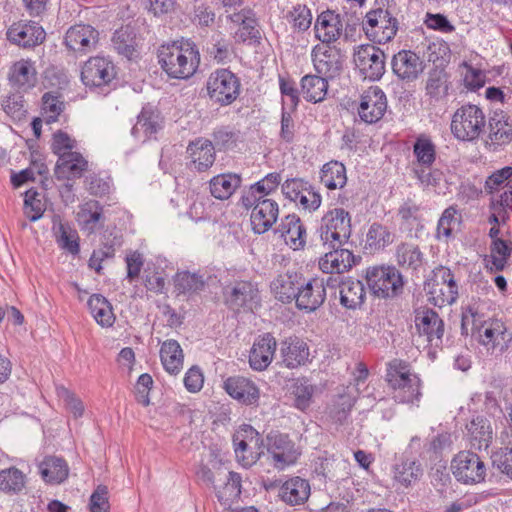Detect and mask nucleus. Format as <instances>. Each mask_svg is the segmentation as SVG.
<instances>
[{
    "mask_svg": "<svg viewBox=\"0 0 512 512\" xmlns=\"http://www.w3.org/2000/svg\"><path fill=\"white\" fill-rule=\"evenodd\" d=\"M224 297L226 304L233 310L252 309L258 298V289L249 281H239L225 288Z\"/></svg>",
    "mask_w": 512,
    "mask_h": 512,
    "instance_id": "obj_16",
    "label": "nucleus"
},
{
    "mask_svg": "<svg viewBox=\"0 0 512 512\" xmlns=\"http://www.w3.org/2000/svg\"><path fill=\"white\" fill-rule=\"evenodd\" d=\"M174 286L178 294L190 295L203 290L205 281L199 274L182 271L175 275Z\"/></svg>",
    "mask_w": 512,
    "mask_h": 512,
    "instance_id": "obj_49",
    "label": "nucleus"
},
{
    "mask_svg": "<svg viewBox=\"0 0 512 512\" xmlns=\"http://www.w3.org/2000/svg\"><path fill=\"white\" fill-rule=\"evenodd\" d=\"M325 299L326 288L322 279L314 278L306 282L302 278V284L294 299L298 309L313 312L324 303Z\"/></svg>",
    "mask_w": 512,
    "mask_h": 512,
    "instance_id": "obj_13",
    "label": "nucleus"
},
{
    "mask_svg": "<svg viewBox=\"0 0 512 512\" xmlns=\"http://www.w3.org/2000/svg\"><path fill=\"white\" fill-rule=\"evenodd\" d=\"M45 31L35 22L14 23L7 31L8 39L23 47L40 44L45 39Z\"/></svg>",
    "mask_w": 512,
    "mask_h": 512,
    "instance_id": "obj_20",
    "label": "nucleus"
},
{
    "mask_svg": "<svg viewBox=\"0 0 512 512\" xmlns=\"http://www.w3.org/2000/svg\"><path fill=\"white\" fill-rule=\"evenodd\" d=\"M315 70L324 78H334L341 70V62L331 48L316 45L312 50Z\"/></svg>",
    "mask_w": 512,
    "mask_h": 512,
    "instance_id": "obj_28",
    "label": "nucleus"
},
{
    "mask_svg": "<svg viewBox=\"0 0 512 512\" xmlns=\"http://www.w3.org/2000/svg\"><path fill=\"white\" fill-rule=\"evenodd\" d=\"M484 127L485 115L482 109L472 104L458 108L451 121V132L461 141L477 139Z\"/></svg>",
    "mask_w": 512,
    "mask_h": 512,
    "instance_id": "obj_5",
    "label": "nucleus"
},
{
    "mask_svg": "<svg viewBox=\"0 0 512 512\" xmlns=\"http://www.w3.org/2000/svg\"><path fill=\"white\" fill-rule=\"evenodd\" d=\"M391 65L393 73L406 82L416 80L424 70L421 58L410 50H402L395 54Z\"/></svg>",
    "mask_w": 512,
    "mask_h": 512,
    "instance_id": "obj_14",
    "label": "nucleus"
},
{
    "mask_svg": "<svg viewBox=\"0 0 512 512\" xmlns=\"http://www.w3.org/2000/svg\"><path fill=\"white\" fill-rule=\"evenodd\" d=\"M413 154L421 167L430 168L436 160V146L429 136L420 134L414 142Z\"/></svg>",
    "mask_w": 512,
    "mask_h": 512,
    "instance_id": "obj_47",
    "label": "nucleus"
},
{
    "mask_svg": "<svg viewBox=\"0 0 512 512\" xmlns=\"http://www.w3.org/2000/svg\"><path fill=\"white\" fill-rule=\"evenodd\" d=\"M160 112L152 106L143 107L138 115L137 122L132 128V134L138 137L141 133L145 139L158 132L162 127Z\"/></svg>",
    "mask_w": 512,
    "mask_h": 512,
    "instance_id": "obj_34",
    "label": "nucleus"
},
{
    "mask_svg": "<svg viewBox=\"0 0 512 512\" xmlns=\"http://www.w3.org/2000/svg\"><path fill=\"white\" fill-rule=\"evenodd\" d=\"M451 469L455 478L464 484H478L486 477L484 462L471 451L459 452L452 460Z\"/></svg>",
    "mask_w": 512,
    "mask_h": 512,
    "instance_id": "obj_8",
    "label": "nucleus"
},
{
    "mask_svg": "<svg viewBox=\"0 0 512 512\" xmlns=\"http://www.w3.org/2000/svg\"><path fill=\"white\" fill-rule=\"evenodd\" d=\"M327 252L319 261L320 269L327 274H341L355 265V256L349 250L342 247H329Z\"/></svg>",
    "mask_w": 512,
    "mask_h": 512,
    "instance_id": "obj_17",
    "label": "nucleus"
},
{
    "mask_svg": "<svg viewBox=\"0 0 512 512\" xmlns=\"http://www.w3.org/2000/svg\"><path fill=\"white\" fill-rule=\"evenodd\" d=\"M386 109L387 99L385 93L378 86H371L361 96L358 114L362 121L372 124L384 116Z\"/></svg>",
    "mask_w": 512,
    "mask_h": 512,
    "instance_id": "obj_12",
    "label": "nucleus"
},
{
    "mask_svg": "<svg viewBox=\"0 0 512 512\" xmlns=\"http://www.w3.org/2000/svg\"><path fill=\"white\" fill-rule=\"evenodd\" d=\"M276 340L270 333L259 336L250 351L249 363L254 370L262 371L272 362L276 350Z\"/></svg>",
    "mask_w": 512,
    "mask_h": 512,
    "instance_id": "obj_22",
    "label": "nucleus"
},
{
    "mask_svg": "<svg viewBox=\"0 0 512 512\" xmlns=\"http://www.w3.org/2000/svg\"><path fill=\"white\" fill-rule=\"evenodd\" d=\"M76 147V140L72 139L66 132L61 130L55 132L52 138V151L61 157L64 153H71Z\"/></svg>",
    "mask_w": 512,
    "mask_h": 512,
    "instance_id": "obj_63",
    "label": "nucleus"
},
{
    "mask_svg": "<svg viewBox=\"0 0 512 512\" xmlns=\"http://www.w3.org/2000/svg\"><path fill=\"white\" fill-rule=\"evenodd\" d=\"M226 393L238 402L251 405L258 401L259 390L257 386H223Z\"/></svg>",
    "mask_w": 512,
    "mask_h": 512,
    "instance_id": "obj_58",
    "label": "nucleus"
},
{
    "mask_svg": "<svg viewBox=\"0 0 512 512\" xmlns=\"http://www.w3.org/2000/svg\"><path fill=\"white\" fill-rule=\"evenodd\" d=\"M209 99L220 106L231 105L240 95L241 83L239 78L228 69H217L206 81Z\"/></svg>",
    "mask_w": 512,
    "mask_h": 512,
    "instance_id": "obj_4",
    "label": "nucleus"
},
{
    "mask_svg": "<svg viewBox=\"0 0 512 512\" xmlns=\"http://www.w3.org/2000/svg\"><path fill=\"white\" fill-rule=\"evenodd\" d=\"M161 362L167 372L176 374L183 365V352L176 340L163 342L160 349Z\"/></svg>",
    "mask_w": 512,
    "mask_h": 512,
    "instance_id": "obj_42",
    "label": "nucleus"
},
{
    "mask_svg": "<svg viewBox=\"0 0 512 512\" xmlns=\"http://www.w3.org/2000/svg\"><path fill=\"white\" fill-rule=\"evenodd\" d=\"M88 168V161L79 152L64 153L58 158L55 176L60 180L80 178Z\"/></svg>",
    "mask_w": 512,
    "mask_h": 512,
    "instance_id": "obj_24",
    "label": "nucleus"
},
{
    "mask_svg": "<svg viewBox=\"0 0 512 512\" xmlns=\"http://www.w3.org/2000/svg\"><path fill=\"white\" fill-rule=\"evenodd\" d=\"M477 333L483 345L500 347V350H503L511 341V335L507 333L505 324L497 319L481 323Z\"/></svg>",
    "mask_w": 512,
    "mask_h": 512,
    "instance_id": "obj_29",
    "label": "nucleus"
},
{
    "mask_svg": "<svg viewBox=\"0 0 512 512\" xmlns=\"http://www.w3.org/2000/svg\"><path fill=\"white\" fill-rule=\"evenodd\" d=\"M302 278L303 276L295 271L279 274L271 282V291L279 301L289 303L295 299L299 286L302 284Z\"/></svg>",
    "mask_w": 512,
    "mask_h": 512,
    "instance_id": "obj_27",
    "label": "nucleus"
},
{
    "mask_svg": "<svg viewBox=\"0 0 512 512\" xmlns=\"http://www.w3.org/2000/svg\"><path fill=\"white\" fill-rule=\"evenodd\" d=\"M281 355L288 368H295L307 362L309 348L302 339L290 337L281 343Z\"/></svg>",
    "mask_w": 512,
    "mask_h": 512,
    "instance_id": "obj_31",
    "label": "nucleus"
},
{
    "mask_svg": "<svg viewBox=\"0 0 512 512\" xmlns=\"http://www.w3.org/2000/svg\"><path fill=\"white\" fill-rule=\"evenodd\" d=\"M415 326L420 335H425L430 343L441 342L444 333V323L432 309H418L415 312Z\"/></svg>",
    "mask_w": 512,
    "mask_h": 512,
    "instance_id": "obj_18",
    "label": "nucleus"
},
{
    "mask_svg": "<svg viewBox=\"0 0 512 512\" xmlns=\"http://www.w3.org/2000/svg\"><path fill=\"white\" fill-rule=\"evenodd\" d=\"M328 90L327 78L320 75H305L301 79L303 97L309 102H320L325 99Z\"/></svg>",
    "mask_w": 512,
    "mask_h": 512,
    "instance_id": "obj_41",
    "label": "nucleus"
},
{
    "mask_svg": "<svg viewBox=\"0 0 512 512\" xmlns=\"http://www.w3.org/2000/svg\"><path fill=\"white\" fill-rule=\"evenodd\" d=\"M394 238V234L388 227L380 223H373L366 234L365 249L370 253L383 250L394 242Z\"/></svg>",
    "mask_w": 512,
    "mask_h": 512,
    "instance_id": "obj_40",
    "label": "nucleus"
},
{
    "mask_svg": "<svg viewBox=\"0 0 512 512\" xmlns=\"http://www.w3.org/2000/svg\"><path fill=\"white\" fill-rule=\"evenodd\" d=\"M109 507L108 489L104 485H99L90 496V512H108Z\"/></svg>",
    "mask_w": 512,
    "mask_h": 512,
    "instance_id": "obj_64",
    "label": "nucleus"
},
{
    "mask_svg": "<svg viewBox=\"0 0 512 512\" xmlns=\"http://www.w3.org/2000/svg\"><path fill=\"white\" fill-rule=\"evenodd\" d=\"M266 447L270 463L278 470L294 464L300 455L289 436L279 432L266 436Z\"/></svg>",
    "mask_w": 512,
    "mask_h": 512,
    "instance_id": "obj_7",
    "label": "nucleus"
},
{
    "mask_svg": "<svg viewBox=\"0 0 512 512\" xmlns=\"http://www.w3.org/2000/svg\"><path fill=\"white\" fill-rule=\"evenodd\" d=\"M386 380L388 382H403L404 384L419 382V378L412 371L411 366L407 362L398 359L389 363Z\"/></svg>",
    "mask_w": 512,
    "mask_h": 512,
    "instance_id": "obj_50",
    "label": "nucleus"
},
{
    "mask_svg": "<svg viewBox=\"0 0 512 512\" xmlns=\"http://www.w3.org/2000/svg\"><path fill=\"white\" fill-rule=\"evenodd\" d=\"M158 62L170 78L188 79L199 67L200 54L193 42L174 41L159 47Z\"/></svg>",
    "mask_w": 512,
    "mask_h": 512,
    "instance_id": "obj_1",
    "label": "nucleus"
},
{
    "mask_svg": "<svg viewBox=\"0 0 512 512\" xmlns=\"http://www.w3.org/2000/svg\"><path fill=\"white\" fill-rule=\"evenodd\" d=\"M393 481L401 487L415 485L423 476V467L416 459L400 458L392 466Z\"/></svg>",
    "mask_w": 512,
    "mask_h": 512,
    "instance_id": "obj_25",
    "label": "nucleus"
},
{
    "mask_svg": "<svg viewBox=\"0 0 512 512\" xmlns=\"http://www.w3.org/2000/svg\"><path fill=\"white\" fill-rule=\"evenodd\" d=\"M116 246H120V242L116 239V237L111 241L104 242L102 247L92 253L89 259V266L95 269L98 274H100L102 270L101 263L105 259L114 257Z\"/></svg>",
    "mask_w": 512,
    "mask_h": 512,
    "instance_id": "obj_59",
    "label": "nucleus"
},
{
    "mask_svg": "<svg viewBox=\"0 0 512 512\" xmlns=\"http://www.w3.org/2000/svg\"><path fill=\"white\" fill-rule=\"evenodd\" d=\"M112 43L114 49L128 59L133 58L137 42L133 31L129 27H122L115 31Z\"/></svg>",
    "mask_w": 512,
    "mask_h": 512,
    "instance_id": "obj_48",
    "label": "nucleus"
},
{
    "mask_svg": "<svg viewBox=\"0 0 512 512\" xmlns=\"http://www.w3.org/2000/svg\"><path fill=\"white\" fill-rule=\"evenodd\" d=\"M354 63L364 75L370 80L380 79L385 72V54L374 45H362L354 54Z\"/></svg>",
    "mask_w": 512,
    "mask_h": 512,
    "instance_id": "obj_10",
    "label": "nucleus"
},
{
    "mask_svg": "<svg viewBox=\"0 0 512 512\" xmlns=\"http://www.w3.org/2000/svg\"><path fill=\"white\" fill-rule=\"evenodd\" d=\"M448 91L447 86V75L444 70L434 69L429 73L426 92L427 94L436 100H439L446 96Z\"/></svg>",
    "mask_w": 512,
    "mask_h": 512,
    "instance_id": "obj_55",
    "label": "nucleus"
},
{
    "mask_svg": "<svg viewBox=\"0 0 512 512\" xmlns=\"http://www.w3.org/2000/svg\"><path fill=\"white\" fill-rule=\"evenodd\" d=\"M214 150L212 142L203 138L192 141L187 147V153L199 172L206 171L213 165L215 161Z\"/></svg>",
    "mask_w": 512,
    "mask_h": 512,
    "instance_id": "obj_32",
    "label": "nucleus"
},
{
    "mask_svg": "<svg viewBox=\"0 0 512 512\" xmlns=\"http://www.w3.org/2000/svg\"><path fill=\"white\" fill-rule=\"evenodd\" d=\"M135 398L143 406L154 405L160 401L163 392L162 386H135Z\"/></svg>",
    "mask_w": 512,
    "mask_h": 512,
    "instance_id": "obj_61",
    "label": "nucleus"
},
{
    "mask_svg": "<svg viewBox=\"0 0 512 512\" xmlns=\"http://www.w3.org/2000/svg\"><path fill=\"white\" fill-rule=\"evenodd\" d=\"M52 230L57 244L72 254L79 252L77 233L68 224L64 223L59 215L52 218Z\"/></svg>",
    "mask_w": 512,
    "mask_h": 512,
    "instance_id": "obj_38",
    "label": "nucleus"
},
{
    "mask_svg": "<svg viewBox=\"0 0 512 512\" xmlns=\"http://www.w3.org/2000/svg\"><path fill=\"white\" fill-rule=\"evenodd\" d=\"M42 109L46 115L47 123L57 120L60 113L63 111V102L59 100L58 96L51 93H45L42 97Z\"/></svg>",
    "mask_w": 512,
    "mask_h": 512,
    "instance_id": "obj_62",
    "label": "nucleus"
},
{
    "mask_svg": "<svg viewBox=\"0 0 512 512\" xmlns=\"http://www.w3.org/2000/svg\"><path fill=\"white\" fill-rule=\"evenodd\" d=\"M240 185L241 177L233 173L220 174L209 181L211 195L219 200L229 199Z\"/></svg>",
    "mask_w": 512,
    "mask_h": 512,
    "instance_id": "obj_35",
    "label": "nucleus"
},
{
    "mask_svg": "<svg viewBox=\"0 0 512 512\" xmlns=\"http://www.w3.org/2000/svg\"><path fill=\"white\" fill-rule=\"evenodd\" d=\"M40 474L45 482L60 484L69 474V468L65 460L58 457H46L39 466Z\"/></svg>",
    "mask_w": 512,
    "mask_h": 512,
    "instance_id": "obj_36",
    "label": "nucleus"
},
{
    "mask_svg": "<svg viewBox=\"0 0 512 512\" xmlns=\"http://www.w3.org/2000/svg\"><path fill=\"white\" fill-rule=\"evenodd\" d=\"M489 137L494 145H505L512 141V126L503 115L495 114L489 121Z\"/></svg>",
    "mask_w": 512,
    "mask_h": 512,
    "instance_id": "obj_51",
    "label": "nucleus"
},
{
    "mask_svg": "<svg viewBox=\"0 0 512 512\" xmlns=\"http://www.w3.org/2000/svg\"><path fill=\"white\" fill-rule=\"evenodd\" d=\"M116 77L115 65L105 57H91L83 65L81 80L88 87H102Z\"/></svg>",
    "mask_w": 512,
    "mask_h": 512,
    "instance_id": "obj_11",
    "label": "nucleus"
},
{
    "mask_svg": "<svg viewBox=\"0 0 512 512\" xmlns=\"http://www.w3.org/2000/svg\"><path fill=\"white\" fill-rule=\"evenodd\" d=\"M64 39L69 50L85 53L95 47L98 41V32L90 25L79 24L70 27Z\"/></svg>",
    "mask_w": 512,
    "mask_h": 512,
    "instance_id": "obj_19",
    "label": "nucleus"
},
{
    "mask_svg": "<svg viewBox=\"0 0 512 512\" xmlns=\"http://www.w3.org/2000/svg\"><path fill=\"white\" fill-rule=\"evenodd\" d=\"M320 180L330 190L342 188L347 181L345 166L338 161L326 163L321 170Z\"/></svg>",
    "mask_w": 512,
    "mask_h": 512,
    "instance_id": "obj_45",
    "label": "nucleus"
},
{
    "mask_svg": "<svg viewBox=\"0 0 512 512\" xmlns=\"http://www.w3.org/2000/svg\"><path fill=\"white\" fill-rule=\"evenodd\" d=\"M88 308L95 321L102 327H111L115 322L111 303L101 294H93L88 300Z\"/></svg>",
    "mask_w": 512,
    "mask_h": 512,
    "instance_id": "obj_39",
    "label": "nucleus"
},
{
    "mask_svg": "<svg viewBox=\"0 0 512 512\" xmlns=\"http://www.w3.org/2000/svg\"><path fill=\"white\" fill-rule=\"evenodd\" d=\"M197 476L214 488L218 501L223 505H227L230 498L237 497L241 492V477L236 472H226L221 468L212 471L207 466H201Z\"/></svg>",
    "mask_w": 512,
    "mask_h": 512,
    "instance_id": "obj_6",
    "label": "nucleus"
},
{
    "mask_svg": "<svg viewBox=\"0 0 512 512\" xmlns=\"http://www.w3.org/2000/svg\"><path fill=\"white\" fill-rule=\"evenodd\" d=\"M309 495V482L298 476L286 480L279 490V496L282 501L291 506L305 503Z\"/></svg>",
    "mask_w": 512,
    "mask_h": 512,
    "instance_id": "obj_30",
    "label": "nucleus"
},
{
    "mask_svg": "<svg viewBox=\"0 0 512 512\" xmlns=\"http://www.w3.org/2000/svg\"><path fill=\"white\" fill-rule=\"evenodd\" d=\"M10 82L19 88H29L34 86L36 81V70L33 63L29 60H20L11 68L9 75Z\"/></svg>",
    "mask_w": 512,
    "mask_h": 512,
    "instance_id": "obj_43",
    "label": "nucleus"
},
{
    "mask_svg": "<svg viewBox=\"0 0 512 512\" xmlns=\"http://www.w3.org/2000/svg\"><path fill=\"white\" fill-rule=\"evenodd\" d=\"M259 433L250 425H243L237 434L233 437L236 457L245 466H250L256 461L253 455L247 456L246 452L248 446L254 443L255 446L259 444Z\"/></svg>",
    "mask_w": 512,
    "mask_h": 512,
    "instance_id": "obj_33",
    "label": "nucleus"
},
{
    "mask_svg": "<svg viewBox=\"0 0 512 512\" xmlns=\"http://www.w3.org/2000/svg\"><path fill=\"white\" fill-rule=\"evenodd\" d=\"M314 386H288L286 397L295 408L305 411L312 403Z\"/></svg>",
    "mask_w": 512,
    "mask_h": 512,
    "instance_id": "obj_54",
    "label": "nucleus"
},
{
    "mask_svg": "<svg viewBox=\"0 0 512 512\" xmlns=\"http://www.w3.org/2000/svg\"><path fill=\"white\" fill-rule=\"evenodd\" d=\"M103 217L102 208L98 202L84 204L77 213V220L82 229L92 233L96 230L98 223Z\"/></svg>",
    "mask_w": 512,
    "mask_h": 512,
    "instance_id": "obj_52",
    "label": "nucleus"
},
{
    "mask_svg": "<svg viewBox=\"0 0 512 512\" xmlns=\"http://www.w3.org/2000/svg\"><path fill=\"white\" fill-rule=\"evenodd\" d=\"M314 30L316 38L323 44L335 42L343 30L340 15L330 10L322 12L316 19Z\"/></svg>",
    "mask_w": 512,
    "mask_h": 512,
    "instance_id": "obj_23",
    "label": "nucleus"
},
{
    "mask_svg": "<svg viewBox=\"0 0 512 512\" xmlns=\"http://www.w3.org/2000/svg\"><path fill=\"white\" fill-rule=\"evenodd\" d=\"M511 243L502 239H495L491 244V262L495 270L501 271L505 267L511 254Z\"/></svg>",
    "mask_w": 512,
    "mask_h": 512,
    "instance_id": "obj_57",
    "label": "nucleus"
},
{
    "mask_svg": "<svg viewBox=\"0 0 512 512\" xmlns=\"http://www.w3.org/2000/svg\"><path fill=\"white\" fill-rule=\"evenodd\" d=\"M467 437L475 450H486L492 443L493 429L490 421L484 416H476L466 424Z\"/></svg>",
    "mask_w": 512,
    "mask_h": 512,
    "instance_id": "obj_26",
    "label": "nucleus"
},
{
    "mask_svg": "<svg viewBox=\"0 0 512 512\" xmlns=\"http://www.w3.org/2000/svg\"><path fill=\"white\" fill-rule=\"evenodd\" d=\"M207 53L218 63H225L230 57V43L217 34L213 36L212 43L207 47Z\"/></svg>",
    "mask_w": 512,
    "mask_h": 512,
    "instance_id": "obj_60",
    "label": "nucleus"
},
{
    "mask_svg": "<svg viewBox=\"0 0 512 512\" xmlns=\"http://www.w3.org/2000/svg\"><path fill=\"white\" fill-rule=\"evenodd\" d=\"M365 277L370 291L378 298H394L403 291V276L393 266L369 267Z\"/></svg>",
    "mask_w": 512,
    "mask_h": 512,
    "instance_id": "obj_3",
    "label": "nucleus"
},
{
    "mask_svg": "<svg viewBox=\"0 0 512 512\" xmlns=\"http://www.w3.org/2000/svg\"><path fill=\"white\" fill-rule=\"evenodd\" d=\"M366 291L360 280L348 279L340 286V302L348 309L360 307L365 300Z\"/></svg>",
    "mask_w": 512,
    "mask_h": 512,
    "instance_id": "obj_37",
    "label": "nucleus"
},
{
    "mask_svg": "<svg viewBox=\"0 0 512 512\" xmlns=\"http://www.w3.org/2000/svg\"><path fill=\"white\" fill-rule=\"evenodd\" d=\"M293 250L303 249L306 244V229L295 214L285 216L275 230Z\"/></svg>",
    "mask_w": 512,
    "mask_h": 512,
    "instance_id": "obj_21",
    "label": "nucleus"
},
{
    "mask_svg": "<svg viewBox=\"0 0 512 512\" xmlns=\"http://www.w3.org/2000/svg\"><path fill=\"white\" fill-rule=\"evenodd\" d=\"M278 214L279 208L276 201L260 197L250 216L252 230L257 234L267 232L276 222Z\"/></svg>",
    "mask_w": 512,
    "mask_h": 512,
    "instance_id": "obj_15",
    "label": "nucleus"
},
{
    "mask_svg": "<svg viewBox=\"0 0 512 512\" xmlns=\"http://www.w3.org/2000/svg\"><path fill=\"white\" fill-rule=\"evenodd\" d=\"M24 474L17 468L0 471V490L17 493L25 484Z\"/></svg>",
    "mask_w": 512,
    "mask_h": 512,
    "instance_id": "obj_56",
    "label": "nucleus"
},
{
    "mask_svg": "<svg viewBox=\"0 0 512 512\" xmlns=\"http://www.w3.org/2000/svg\"><path fill=\"white\" fill-rule=\"evenodd\" d=\"M396 260L398 265L403 268L417 270L424 263V255L418 245L405 242L397 246Z\"/></svg>",
    "mask_w": 512,
    "mask_h": 512,
    "instance_id": "obj_44",
    "label": "nucleus"
},
{
    "mask_svg": "<svg viewBox=\"0 0 512 512\" xmlns=\"http://www.w3.org/2000/svg\"><path fill=\"white\" fill-rule=\"evenodd\" d=\"M351 217L343 208H334L325 213L319 228L324 246L342 247L351 236Z\"/></svg>",
    "mask_w": 512,
    "mask_h": 512,
    "instance_id": "obj_2",
    "label": "nucleus"
},
{
    "mask_svg": "<svg viewBox=\"0 0 512 512\" xmlns=\"http://www.w3.org/2000/svg\"><path fill=\"white\" fill-rule=\"evenodd\" d=\"M46 205L44 202V195L38 192L36 189H29L25 192L24 199V214L32 222L39 220L44 211Z\"/></svg>",
    "mask_w": 512,
    "mask_h": 512,
    "instance_id": "obj_53",
    "label": "nucleus"
},
{
    "mask_svg": "<svg viewBox=\"0 0 512 512\" xmlns=\"http://www.w3.org/2000/svg\"><path fill=\"white\" fill-rule=\"evenodd\" d=\"M424 289L429 295V300L438 307L451 305L456 301L458 296V286L426 282Z\"/></svg>",
    "mask_w": 512,
    "mask_h": 512,
    "instance_id": "obj_46",
    "label": "nucleus"
},
{
    "mask_svg": "<svg viewBox=\"0 0 512 512\" xmlns=\"http://www.w3.org/2000/svg\"><path fill=\"white\" fill-rule=\"evenodd\" d=\"M364 30L374 42L387 43L395 37L398 21L388 10L378 8L366 14Z\"/></svg>",
    "mask_w": 512,
    "mask_h": 512,
    "instance_id": "obj_9",
    "label": "nucleus"
}]
</instances>
